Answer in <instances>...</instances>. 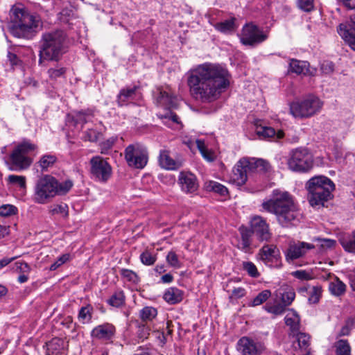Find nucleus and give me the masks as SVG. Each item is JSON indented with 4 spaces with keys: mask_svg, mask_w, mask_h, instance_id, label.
Segmentation results:
<instances>
[{
    "mask_svg": "<svg viewBox=\"0 0 355 355\" xmlns=\"http://www.w3.org/2000/svg\"><path fill=\"white\" fill-rule=\"evenodd\" d=\"M230 73L224 67L204 63L187 73V86L191 96L202 103L218 99L230 85Z\"/></svg>",
    "mask_w": 355,
    "mask_h": 355,
    "instance_id": "obj_1",
    "label": "nucleus"
},
{
    "mask_svg": "<svg viewBox=\"0 0 355 355\" xmlns=\"http://www.w3.org/2000/svg\"><path fill=\"white\" fill-rule=\"evenodd\" d=\"M263 209L276 216L282 226H288L297 219L299 211L291 195L286 191L275 189L270 198L262 203Z\"/></svg>",
    "mask_w": 355,
    "mask_h": 355,
    "instance_id": "obj_2",
    "label": "nucleus"
},
{
    "mask_svg": "<svg viewBox=\"0 0 355 355\" xmlns=\"http://www.w3.org/2000/svg\"><path fill=\"white\" fill-rule=\"evenodd\" d=\"M73 186V183L71 180L60 182L50 174L42 175L35 183L33 200L37 204H47L57 196L67 194Z\"/></svg>",
    "mask_w": 355,
    "mask_h": 355,
    "instance_id": "obj_3",
    "label": "nucleus"
},
{
    "mask_svg": "<svg viewBox=\"0 0 355 355\" xmlns=\"http://www.w3.org/2000/svg\"><path fill=\"white\" fill-rule=\"evenodd\" d=\"M66 35L62 30L44 33L40 42L39 64L45 61L58 62L65 53Z\"/></svg>",
    "mask_w": 355,
    "mask_h": 355,
    "instance_id": "obj_4",
    "label": "nucleus"
},
{
    "mask_svg": "<svg viewBox=\"0 0 355 355\" xmlns=\"http://www.w3.org/2000/svg\"><path fill=\"white\" fill-rule=\"evenodd\" d=\"M309 201L311 206L324 205L332 197L334 183L327 177L318 175L311 178L306 183Z\"/></svg>",
    "mask_w": 355,
    "mask_h": 355,
    "instance_id": "obj_5",
    "label": "nucleus"
},
{
    "mask_svg": "<svg viewBox=\"0 0 355 355\" xmlns=\"http://www.w3.org/2000/svg\"><path fill=\"white\" fill-rule=\"evenodd\" d=\"M323 105L324 102L319 97L311 94L291 102L289 110L295 118L307 119L320 112Z\"/></svg>",
    "mask_w": 355,
    "mask_h": 355,
    "instance_id": "obj_6",
    "label": "nucleus"
},
{
    "mask_svg": "<svg viewBox=\"0 0 355 355\" xmlns=\"http://www.w3.org/2000/svg\"><path fill=\"white\" fill-rule=\"evenodd\" d=\"M37 148V145L29 140H24L18 143L10 155L9 170L21 171L28 168L33 162V159L28 157V154Z\"/></svg>",
    "mask_w": 355,
    "mask_h": 355,
    "instance_id": "obj_7",
    "label": "nucleus"
},
{
    "mask_svg": "<svg viewBox=\"0 0 355 355\" xmlns=\"http://www.w3.org/2000/svg\"><path fill=\"white\" fill-rule=\"evenodd\" d=\"M71 117L76 124H85L90 122L94 123L93 127L88 128L83 132L84 141L96 142L102 137L105 127L101 121H94V114L92 110L74 112Z\"/></svg>",
    "mask_w": 355,
    "mask_h": 355,
    "instance_id": "obj_8",
    "label": "nucleus"
},
{
    "mask_svg": "<svg viewBox=\"0 0 355 355\" xmlns=\"http://www.w3.org/2000/svg\"><path fill=\"white\" fill-rule=\"evenodd\" d=\"M11 24L10 31L16 37H25L34 26L32 15L23 8L13 6L10 10Z\"/></svg>",
    "mask_w": 355,
    "mask_h": 355,
    "instance_id": "obj_9",
    "label": "nucleus"
},
{
    "mask_svg": "<svg viewBox=\"0 0 355 355\" xmlns=\"http://www.w3.org/2000/svg\"><path fill=\"white\" fill-rule=\"evenodd\" d=\"M287 164L293 171L306 173L313 166V157L307 148H297L289 153Z\"/></svg>",
    "mask_w": 355,
    "mask_h": 355,
    "instance_id": "obj_10",
    "label": "nucleus"
},
{
    "mask_svg": "<svg viewBox=\"0 0 355 355\" xmlns=\"http://www.w3.org/2000/svg\"><path fill=\"white\" fill-rule=\"evenodd\" d=\"M89 165L90 175L94 181L106 183L112 177V166L103 157L99 155L92 157L89 160Z\"/></svg>",
    "mask_w": 355,
    "mask_h": 355,
    "instance_id": "obj_11",
    "label": "nucleus"
},
{
    "mask_svg": "<svg viewBox=\"0 0 355 355\" xmlns=\"http://www.w3.org/2000/svg\"><path fill=\"white\" fill-rule=\"evenodd\" d=\"M125 159L129 166L144 168L148 163V152L143 145L136 143L130 144L125 149Z\"/></svg>",
    "mask_w": 355,
    "mask_h": 355,
    "instance_id": "obj_12",
    "label": "nucleus"
},
{
    "mask_svg": "<svg viewBox=\"0 0 355 355\" xmlns=\"http://www.w3.org/2000/svg\"><path fill=\"white\" fill-rule=\"evenodd\" d=\"M241 42L245 46H254L268 37V31H264L253 23L245 24L239 36Z\"/></svg>",
    "mask_w": 355,
    "mask_h": 355,
    "instance_id": "obj_13",
    "label": "nucleus"
},
{
    "mask_svg": "<svg viewBox=\"0 0 355 355\" xmlns=\"http://www.w3.org/2000/svg\"><path fill=\"white\" fill-rule=\"evenodd\" d=\"M178 184L182 193L194 196L199 189L198 180L195 174L190 171H182L179 173Z\"/></svg>",
    "mask_w": 355,
    "mask_h": 355,
    "instance_id": "obj_14",
    "label": "nucleus"
},
{
    "mask_svg": "<svg viewBox=\"0 0 355 355\" xmlns=\"http://www.w3.org/2000/svg\"><path fill=\"white\" fill-rule=\"evenodd\" d=\"M265 349L263 343L247 336L241 338L237 343V350L241 355H261Z\"/></svg>",
    "mask_w": 355,
    "mask_h": 355,
    "instance_id": "obj_15",
    "label": "nucleus"
},
{
    "mask_svg": "<svg viewBox=\"0 0 355 355\" xmlns=\"http://www.w3.org/2000/svg\"><path fill=\"white\" fill-rule=\"evenodd\" d=\"M315 248L314 245L304 241H291L285 251L286 260L288 263L293 262L304 256L307 252Z\"/></svg>",
    "mask_w": 355,
    "mask_h": 355,
    "instance_id": "obj_16",
    "label": "nucleus"
},
{
    "mask_svg": "<svg viewBox=\"0 0 355 355\" xmlns=\"http://www.w3.org/2000/svg\"><path fill=\"white\" fill-rule=\"evenodd\" d=\"M250 227L252 233L259 241H268L271 239L272 234L269 229V225L261 216H253L250 220Z\"/></svg>",
    "mask_w": 355,
    "mask_h": 355,
    "instance_id": "obj_17",
    "label": "nucleus"
},
{
    "mask_svg": "<svg viewBox=\"0 0 355 355\" xmlns=\"http://www.w3.org/2000/svg\"><path fill=\"white\" fill-rule=\"evenodd\" d=\"M239 160L247 161V166H243V170L247 175L248 179L250 178L251 175L256 172H266L268 171L270 167V164L265 159H256L254 157H243Z\"/></svg>",
    "mask_w": 355,
    "mask_h": 355,
    "instance_id": "obj_18",
    "label": "nucleus"
},
{
    "mask_svg": "<svg viewBox=\"0 0 355 355\" xmlns=\"http://www.w3.org/2000/svg\"><path fill=\"white\" fill-rule=\"evenodd\" d=\"M258 256L266 264L270 265L273 262L279 261L280 259V252L276 245L273 244H266L259 250Z\"/></svg>",
    "mask_w": 355,
    "mask_h": 355,
    "instance_id": "obj_19",
    "label": "nucleus"
},
{
    "mask_svg": "<svg viewBox=\"0 0 355 355\" xmlns=\"http://www.w3.org/2000/svg\"><path fill=\"white\" fill-rule=\"evenodd\" d=\"M255 132L258 137L261 139H269L274 141H278L279 140L284 137V132L282 130H275L272 127L264 126L255 123Z\"/></svg>",
    "mask_w": 355,
    "mask_h": 355,
    "instance_id": "obj_20",
    "label": "nucleus"
},
{
    "mask_svg": "<svg viewBox=\"0 0 355 355\" xmlns=\"http://www.w3.org/2000/svg\"><path fill=\"white\" fill-rule=\"evenodd\" d=\"M115 331L114 325L105 323L94 327L91 332V336L98 340H110L114 337Z\"/></svg>",
    "mask_w": 355,
    "mask_h": 355,
    "instance_id": "obj_21",
    "label": "nucleus"
},
{
    "mask_svg": "<svg viewBox=\"0 0 355 355\" xmlns=\"http://www.w3.org/2000/svg\"><path fill=\"white\" fill-rule=\"evenodd\" d=\"M140 98L139 87L134 86L121 89L118 96V101L120 105H124L128 103H135Z\"/></svg>",
    "mask_w": 355,
    "mask_h": 355,
    "instance_id": "obj_22",
    "label": "nucleus"
},
{
    "mask_svg": "<svg viewBox=\"0 0 355 355\" xmlns=\"http://www.w3.org/2000/svg\"><path fill=\"white\" fill-rule=\"evenodd\" d=\"M247 163L245 160H239L237 162L232 169V173L230 176L231 182L237 186H242L246 183L248 179L247 175L245 173V172L243 170V167H246Z\"/></svg>",
    "mask_w": 355,
    "mask_h": 355,
    "instance_id": "obj_23",
    "label": "nucleus"
},
{
    "mask_svg": "<svg viewBox=\"0 0 355 355\" xmlns=\"http://www.w3.org/2000/svg\"><path fill=\"white\" fill-rule=\"evenodd\" d=\"M184 143L191 149L192 150L194 144H196L197 146L198 149L199 150L200 153H201L202 156L205 159H206L208 162H213L216 159V155L215 153L208 149L207 146L205 144L204 141L200 139H196V140H191L189 139L187 141L184 140Z\"/></svg>",
    "mask_w": 355,
    "mask_h": 355,
    "instance_id": "obj_24",
    "label": "nucleus"
},
{
    "mask_svg": "<svg viewBox=\"0 0 355 355\" xmlns=\"http://www.w3.org/2000/svg\"><path fill=\"white\" fill-rule=\"evenodd\" d=\"M159 163L162 168L167 170H177L182 166L181 162L172 159L169 151L166 149L160 150Z\"/></svg>",
    "mask_w": 355,
    "mask_h": 355,
    "instance_id": "obj_25",
    "label": "nucleus"
},
{
    "mask_svg": "<svg viewBox=\"0 0 355 355\" xmlns=\"http://www.w3.org/2000/svg\"><path fill=\"white\" fill-rule=\"evenodd\" d=\"M338 33L345 42L355 51V33L345 24H340L338 27Z\"/></svg>",
    "mask_w": 355,
    "mask_h": 355,
    "instance_id": "obj_26",
    "label": "nucleus"
},
{
    "mask_svg": "<svg viewBox=\"0 0 355 355\" xmlns=\"http://www.w3.org/2000/svg\"><path fill=\"white\" fill-rule=\"evenodd\" d=\"M184 292L176 288L170 287L167 288L163 295L164 300L169 304L180 303L183 300Z\"/></svg>",
    "mask_w": 355,
    "mask_h": 355,
    "instance_id": "obj_27",
    "label": "nucleus"
},
{
    "mask_svg": "<svg viewBox=\"0 0 355 355\" xmlns=\"http://www.w3.org/2000/svg\"><path fill=\"white\" fill-rule=\"evenodd\" d=\"M288 71L298 75L309 73V63L306 61L291 59Z\"/></svg>",
    "mask_w": 355,
    "mask_h": 355,
    "instance_id": "obj_28",
    "label": "nucleus"
},
{
    "mask_svg": "<svg viewBox=\"0 0 355 355\" xmlns=\"http://www.w3.org/2000/svg\"><path fill=\"white\" fill-rule=\"evenodd\" d=\"M284 320L286 324L290 327L291 334L295 335L296 332L299 331L300 318L295 310L289 309Z\"/></svg>",
    "mask_w": 355,
    "mask_h": 355,
    "instance_id": "obj_29",
    "label": "nucleus"
},
{
    "mask_svg": "<svg viewBox=\"0 0 355 355\" xmlns=\"http://www.w3.org/2000/svg\"><path fill=\"white\" fill-rule=\"evenodd\" d=\"M156 103L157 105L169 109L175 105V98L165 91H159L157 98Z\"/></svg>",
    "mask_w": 355,
    "mask_h": 355,
    "instance_id": "obj_30",
    "label": "nucleus"
},
{
    "mask_svg": "<svg viewBox=\"0 0 355 355\" xmlns=\"http://www.w3.org/2000/svg\"><path fill=\"white\" fill-rule=\"evenodd\" d=\"M204 189L209 192H214L221 196H227L228 195V189L222 184L214 181L207 180L204 184Z\"/></svg>",
    "mask_w": 355,
    "mask_h": 355,
    "instance_id": "obj_31",
    "label": "nucleus"
},
{
    "mask_svg": "<svg viewBox=\"0 0 355 355\" xmlns=\"http://www.w3.org/2000/svg\"><path fill=\"white\" fill-rule=\"evenodd\" d=\"M339 241L346 252L355 253V230L352 234H345L341 235Z\"/></svg>",
    "mask_w": 355,
    "mask_h": 355,
    "instance_id": "obj_32",
    "label": "nucleus"
},
{
    "mask_svg": "<svg viewBox=\"0 0 355 355\" xmlns=\"http://www.w3.org/2000/svg\"><path fill=\"white\" fill-rule=\"evenodd\" d=\"M57 162V157L53 154H45L40 157L36 165L40 168L42 172L48 171Z\"/></svg>",
    "mask_w": 355,
    "mask_h": 355,
    "instance_id": "obj_33",
    "label": "nucleus"
},
{
    "mask_svg": "<svg viewBox=\"0 0 355 355\" xmlns=\"http://www.w3.org/2000/svg\"><path fill=\"white\" fill-rule=\"evenodd\" d=\"M301 291H307L309 293V302L310 304H317L322 295V287L319 285L311 287H303L300 288Z\"/></svg>",
    "mask_w": 355,
    "mask_h": 355,
    "instance_id": "obj_34",
    "label": "nucleus"
},
{
    "mask_svg": "<svg viewBox=\"0 0 355 355\" xmlns=\"http://www.w3.org/2000/svg\"><path fill=\"white\" fill-rule=\"evenodd\" d=\"M215 28L223 33H231L235 31L236 26L235 25V19L234 18L225 20L217 23Z\"/></svg>",
    "mask_w": 355,
    "mask_h": 355,
    "instance_id": "obj_35",
    "label": "nucleus"
},
{
    "mask_svg": "<svg viewBox=\"0 0 355 355\" xmlns=\"http://www.w3.org/2000/svg\"><path fill=\"white\" fill-rule=\"evenodd\" d=\"M93 313V307L88 304L80 309L78 318L82 324H88L91 322Z\"/></svg>",
    "mask_w": 355,
    "mask_h": 355,
    "instance_id": "obj_36",
    "label": "nucleus"
},
{
    "mask_svg": "<svg viewBox=\"0 0 355 355\" xmlns=\"http://www.w3.org/2000/svg\"><path fill=\"white\" fill-rule=\"evenodd\" d=\"M346 286L338 278L331 281L329 284V289L331 293L336 296H339L343 294L345 291Z\"/></svg>",
    "mask_w": 355,
    "mask_h": 355,
    "instance_id": "obj_37",
    "label": "nucleus"
},
{
    "mask_svg": "<svg viewBox=\"0 0 355 355\" xmlns=\"http://www.w3.org/2000/svg\"><path fill=\"white\" fill-rule=\"evenodd\" d=\"M270 296L271 292L270 290H263L249 302L248 306L250 307L259 306L266 302Z\"/></svg>",
    "mask_w": 355,
    "mask_h": 355,
    "instance_id": "obj_38",
    "label": "nucleus"
},
{
    "mask_svg": "<svg viewBox=\"0 0 355 355\" xmlns=\"http://www.w3.org/2000/svg\"><path fill=\"white\" fill-rule=\"evenodd\" d=\"M336 355H350L351 347L347 340L340 339L335 345Z\"/></svg>",
    "mask_w": 355,
    "mask_h": 355,
    "instance_id": "obj_39",
    "label": "nucleus"
},
{
    "mask_svg": "<svg viewBox=\"0 0 355 355\" xmlns=\"http://www.w3.org/2000/svg\"><path fill=\"white\" fill-rule=\"evenodd\" d=\"M157 315V311L153 306H145L139 311V316L142 321H151Z\"/></svg>",
    "mask_w": 355,
    "mask_h": 355,
    "instance_id": "obj_40",
    "label": "nucleus"
},
{
    "mask_svg": "<svg viewBox=\"0 0 355 355\" xmlns=\"http://www.w3.org/2000/svg\"><path fill=\"white\" fill-rule=\"evenodd\" d=\"M263 309L270 313L275 315H279L282 314L285 311V306L282 303H267L263 306Z\"/></svg>",
    "mask_w": 355,
    "mask_h": 355,
    "instance_id": "obj_41",
    "label": "nucleus"
},
{
    "mask_svg": "<svg viewBox=\"0 0 355 355\" xmlns=\"http://www.w3.org/2000/svg\"><path fill=\"white\" fill-rule=\"evenodd\" d=\"M140 260L144 265L152 266L157 261L156 254L149 250H145L140 254Z\"/></svg>",
    "mask_w": 355,
    "mask_h": 355,
    "instance_id": "obj_42",
    "label": "nucleus"
},
{
    "mask_svg": "<svg viewBox=\"0 0 355 355\" xmlns=\"http://www.w3.org/2000/svg\"><path fill=\"white\" fill-rule=\"evenodd\" d=\"M166 261L168 264L176 269H179L182 267V263L179 260L178 255L173 251H170L166 255Z\"/></svg>",
    "mask_w": 355,
    "mask_h": 355,
    "instance_id": "obj_43",
    "label": "nucleus"
},
{
    "mask_svg": "<svg viewBox=\"0 0 355 355\" xmlns=\"http://www.w3.org/2000/svg\"><path fill=\"white\" fill-rule=\"evenodd\" d=\"M125 301V296L122 291H119L115 293L112 295V297L108 300V302L110 305L119 307L123 304Z\"/></svg>",
    "mask_w": 355,
    "mask_h": 355,
    "instance_id": "obj_44",
    "label": "nucleus"
},
{
    "mask_svg": "<svg viewBox=\"0 0 355 355\" xmlns=\"http://www.w3.org/2000/svg\"><path fill=\"white\" fill-rule=\"evenodd\" d=\"M292 335L296 338L300 348L306 349L309 347L310 342V336L309 335L298 331L295 335Z\"/></svg>",
    "mask_w": 355,
    "mask_h": 355,
    "instance_id": "obj_45",
    "label": "nucleus"
},
{
    "mask_svg": "<svg viewBox=\"0 0 355 355\" xmlns=\"http://www.w3.org/2000/svg\"><path fill=\"white\" fill-rule=\"evenodd\" d=\"M26 177L23 175H10L7 178L9 184L18 185L21 189L26 188Z\"/></svg>",
    "mask_w": 355,
    "mask_h": 355,
    "instance_id": "obj_46",
    "label": "nucleus"
},
{
    "mask_svg": "<svg viewBox=\"0 0 355 355\" xmlns=\"http://www.w3.org/2000/svg\"><path fill=\"white\" fill-rule=\"evenodd\" d=\"M17 208L10 204H6L0 206V216L8 217L17 214Z\"/></svg>",
    "mask_w": 355,
    "mask_h": 355,
    "instance_id": "obj_47",
    "label": "nucleus"
},
{
    "mask_svg": "<svg viewBox=\"0 0 355 355\" xmlns=\"http://www.w3.org/2000/svg\"><path fill=\"white\" fill-rule=\"evenodd\" d=\"M121 275L127 281L130 282L133 284H138L139 282V278L138 275L131 270L122 269L121 270Z\"/></svg>",
    "mask_w": 355,
    "mask_h": 355,
    "instance_id": "obj_48",
    "label": "nucleus"
},
{
    "mask_svg": "<svg viewBox=\"0 0 355 355\" xmlns=\"http://www.w3.org/2000/svg\"><path fill=\"white\" fill-rule=\"evenodd\" d=\"M295 293L293 289H288L282 294L281 301L282 304L286 307L291 304L295 300Z\"/></svg>",
    "mask_w": 355,
    "mask_h": 355,
    "instance_id": "obj_49",
    "label": "nucleus"
},
{
    "mask_svg": "<svg viewBox=\"0 0 355 355\" xmlns=\"http://www.w3.org/2000/svg\"><path fill=\"white\" fill-rule=\"evenodd\" d=\"M243 269L248 272V274L252 277H258L259 272L256 266L250 261H245L243 263Z\"/></svg>",
    "mask_w": 355,
    "mask_h": 355,
    "instance_id": "obj_50",
    "label": "nucleus"
},
{
    "mask_svg": "<svg viewBox=\"0 0 355 355\" xmlns=\"http://www.w3.org/2000/svg\"><path fill=\"white\" fill-rule=\"evenodd\" d=\"M71 254L69 253L62 254L60 257L58 258V259L53 263L51 265L50 270H55L62 265L69 261L71 259Z\"/></svg>",
    "mask_w": 355,
    "mask_h": 355,
    "instance_id": "obj_51",
    "label": "nucleus"
},
{
    "mask_svg": "<svg viewBox=\"0 0 355 355\" xmlns=\"http://www.w3.org/2000/svg\"><path fill=\"white\" fill-rule=\"evenodd\" d=\"M314 241L320 243L321 250H327L333 248L336 245V241L330 239L315 238Z\"/></svg>",
    "mask_w": 355,
    "mask_h": 355,
    "instance_id": "obj_52",
    "label": "nucleus"
},
{
    "mask_svg": "<svg viewBox=\"0 0 355 355\" xmlns=\"http://www.w3.org/2000/svg\"><path fill=\"white\" fill-rule=\"evenodd\" d=\"M66 69L64 67H57L55 68H51L48 70V74L50 78L57 79L64 75Z\"/></svg>",
    "mask_w": 355,
    "mask_h": 355,
    "instance_id": "obj_53",
    "label": "nucleus"
},
{
    "mask_svg": "<svg viewBox=\"0 0 355 355\" xmlns=\"http://www.w3.org/2000/svg\"><path fill=\"white\" fill-rule=\"evenodd\" d=\"M297 6L304 12H311L314 8V0H297Z\"/></svg>",
    "mask_w": 355,
    "mask_h": 355,
    "instance_id": "obj_54",
    "label": "nucleus"
},
{
    "mask_svg": "<svg viewBox=\"0 0 355 355\" xmlns=\"http://www.w3.org/2000/svg\"><path fill=\"white\" fill-rule=\"evenodd\" d=\"M7 57L12 69H15L21 67V60L15 53L8 51Z\"/></svg>",
    "mask_w": 355,
    "mask_h": 355,
    "instance_id": "obj_55",
    "label": "nucleus"
},
{
    "mask_svg": "<svg viewBox=\"0 0 355 355\" xmlns=\"http://www.w3.org/2000/svg\"><path fill=\"white\" fill-rule=\"evenodd\" d=\"M250 236L251 233L248 230H243L241 232V248L243 250H246L250 245Z\"/></svg>",
    "mask_w": 355,
    "mask_h": 355,
    "instance_id": "obj_56",
    "label": "nucleus"
},
{
    "mask_svg": "<svg viewBox=\"0 0 355 355\" xmlns=\"http://www.w3.org/2000/svg\"><path fill=\"white\" fill-rule=\"evenodd\" d=\"M292 275L300 280H310L313 278L311 272L304 270H299L292 272Z\"/></svg>",
    "mask_w": 355,
    "mask_h": 355,
    "instance_id": "obj_57",
    "label": "nucleus"
},
{
    "mask_svg": "<svg viewBox=\"0 0 355 355\" xmlns=\"http://www.w3.org/2000/svg\"><path fill=\"white\" fill-rule=\"evenodd\" d=\"M15 266L16 270L22 274H24V273L28 274L31 270L30 266L26 262L17 261V262H15Z\"/></svg>",
    "mask_w": 355,
    "mask_h": 355,
    "instance_id": "obj_58",
    "label": "nucleus"
},
{
    "mask_svg": "<svg viewBox=\"0 0 355 355\" xmlns=\"http://www.w3.org/2000/svg\"><path fill=\"white\" fill-rule=\"evenodd\" d=\"M149 334L150 329L148 327H146V325H141L139 327L137 335L140 339H146Z\"/></svg>",
    "mask_w": 355,
    "mask_h": 355,
    "instance_id": "obj_59",
    "label": "nucleus"
},
{
    "mask_svg": "<svg viewBox=\"0 0 355 355\" xmlns=\"http://www.w3.org/2000/svg\"><path fill=\"white\" fill-rule=\"evenodd\" d=\"M165 119L168 120L165 121V124L167 125H171V123L175 124L177 125H180L179 117L174 113L171 112L168 116H166Z\"/></svg>",
    "mask_w": 355,
    "mask_h": 355,
    "instance_id": "obj_60",
    "label": "nucleus"
},
{
    "mask_svg": "<svg viewBox=\"0 0 355 355\" xmlns=\"http://www.w3.org/2000/svg\"><path fill=\"white\" fill-rule=\"evenodd\" d=\"M343 6L349 10L355 9V0H338Z\"/></svg>",
    "mask_w": 355,
    "mask_h": 355,
    "instance_id": "obj_61",
    "label": "nucleus"
},
{
    "mask_svg": "<svg viewBox=\"0 0 355 355\" xmlns=\"http://www.w3.org/2000/svg\"><path fill=\"white\" fill-rule=\"evenodd\" d=\"M245 293H246V292H245V288H241V287L235 288L232 291V295L236 298H241V297H243L245 295Z\"/></svg>",
    "mask_w": 355,
    "mask_h": 355,
    "instance_id": "obj_62",
    "label": "nucleus"
},
{
    "mask_svg": "<svg viewBox=\"0 0 355 355\" xmlns=\"http://www.w3.org/2000/svg\"><path fill=\"white\" fill-rule=\"evenodd\" d=\"M321 69L324 73H329L334 71V64L331 62L323 63Z\"/></svg>",
    "mask_w": 355,
    "mask_h": 355,
    "instance_id": "obj_63",
    "label": "nucleus"
},
{
    "mask_svg": "<svg viewBox=\"0 0 355 355\" xmlns=\"http://www.w3.org/2000/svg\"><path fill=\"white\" fill-rule=\"evenodd\" d=\"M135 355H151L150 349L148 347H140Z\"/></svg>",
    "mask_w": 355,
    "mask_h": 355,
    "instance_id": "obj_64",
    "label": "nucleus"
}]
</instances>
